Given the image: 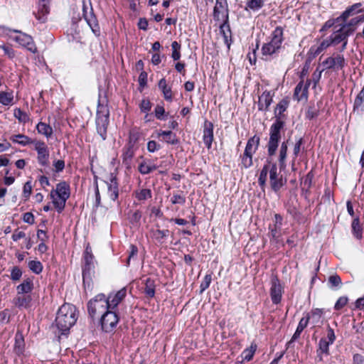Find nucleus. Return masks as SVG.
Instances as JSON below:
<instances>
[{"instance_id":"nucleus-1","label":"nucleus","mask_w":364,"mask_h":364,"mask_svg":"<svg viewBox=\"0 0 364 364\" xmlns=\"http://www.w3.org/2000/svg\"><path fill=\"white\" fill-rule=\"evenodd\" d=\"M77 321L76 309L70 304L62 305L57 313L55 323L62 333L69 331Z\"/></svg>"},{"instance_id":"nucleus-2","label":"nucleus","mask_w":364,"mask_h":364,"mask_svg":"<svg viewBox=\"0 0 364 364\" xmlns=\"http://www.w3.org/2000/svg\"><path fill=\"white\" fill-rule=\"evenodd\" d=\"M351 18H344V21H341L339 22H334V25L332 26V28L336 29L337 32L342 36L343 38L344 43L342 45L341 50L343 51L346 49L347 43H348V37L351 35L357 26L364 21V14H360L355 17H350Z\"/></svg>"},{"instance_id":"nucleus-3","label":"nucleus","mask_w":364,"mask_h":364,"mask_svg":"<svg viewBox=\"0 0 364 364\" xmlns=\"http://www.w3.org/2000/svg\"><path fill=\"white\" fill-rule=\"evenodd\" d=\"M284 30L281 26H277L271 34L269 42L264 43L262 47V53L265 60L274 54H277L282 49V45L284 41Z\"/></svg>"},{"instance_id":"nucleus-4","label":"nucleus","mask_w":364,"mask_h":364,"mask_svg":"<svg viewBox=\"0 0 364 364\" xmlns=\"http://www.w3.org/2000/svg\"><path fill=\"white\" fill-rule=\"evenodd\" d=\"M363 4L361 3H356L352 6L348 7L337 18H330L325 22L322 28L320 29V32L327 31L334 25V22H339L344 21V18H350V17H355L358 16L360 13L363 12Z\"/></svg>"},{"instance_id":"nucleus-5","label":"nucleus","mask_w":364,"mask_h":364,"mask_svg":"<svg viewBox=\"0 0 364 364\" xmlns=\"http://www.w3.org/2000/svg\"><path fill=\"white\" fill-rule=\"evenodd\" d=\"M109 309L106 296L104 294H98L87 303L89 315L94 318L96 315L103 314Z\"/></svg>"},{"instance_id":"nucleus-6","label":"nucleus","mask_w":364,"mask_h":364,"mask_svg":"<svg viewBox=\"0 0 364 364\" xmlns=\"http://www.w3.org/2000/svg\"><path fill=\"white\" fill-rule=\"evenodd\" d=\"M4 31H13L14 33H18L15 38H14V41L18 43L20 46L26 48L28 50L31 51L33 53H36L37 52V48L33 42L32 37L22 31L16 29H11L9 28H4Z\"/></svg>"},{"instance_id":"nucleus-7","label":"nucleus","mask_w":364,"mask_h":364,"mask_svg":"<svg viewBox=\"0 0 364 364\" xmlns=\"http://www.w3.org/2000/svg\"><path fill=\"white\" fill-rule=\"evenodd\" d=\"M338 33L336 29L333 28V33L328 38L323 40L318 46L311 47V50L314 51L315 55H318L330 46H336L341 43L343 45L344 43L343 38Z\"/></svg>"},{"instance_id":"nucleus-8","label":"nucleus","mask_w":364,"mask_h":364,"mask_svg":"<svg viewBox=\"0 0 364 364\" xmlns=\"http://www.w3.org/2000/svg\"><path fill=\"white\" fill-rule=\"evenodd\" d=\"M119 322L118 315L113 309L106 311L100 318L102 329L105 332H111Z\"/></svg>"},{"instance_id":"nucleus-9","label":"nucleus","mask_w":364,"mask_h":364,"mask_svg":"<svg viewBox=\"0 0 364 364\" xmlns=\"http://www.w3.org/2000/svg\"><path fill=\"white\" fill-rule=\"evenodd\" d=\"M213 18L216 21H229L227 0H216L213 9Z\"/></svg>"},{"instance_id":"nucleus-10","label":"nucleus","mask_w":364,"mask_h":364,"mask_svg":"<svg viewBox=\"0 0 364 364\" xmlns=\"http://www.w3.org/2000/svg\"><path fill=\"white\" fill-rule=\"evenodd\" d=\"M38 153V161L42 166H46L48 163L49 151L44 141L35 140L33 144Z\"/></svg>"},{"instance_id":"nucleus-11","label":"nucleus","mask_w":364,"mask_h":364,"mask_svg":"<svg viewBox=\"0 0 364 364\" xmlns=\"http://www.w3.org/2000/svg\"><path fill=\"white\" fill-rule=\"evenodd\" d=\"M270 186L274 192L277 193L286 183L282 176L277 172V166L275 163L272 164L269 176Z\"/></svg>"},{"instance_id":"nucleus-12","label":"nucleus","mask_w":364,"mask_h":364,"mask_svg":"<svg viewBox=\"0 0 364 364\" xmlns=\"http://www.w3.org/2000/svg\"><path fill=\"white\" fill-rule=\"evenodd\" d=\"M109 124V112L102 114V112H97L96 117L97 132L101 138L105 140L107 136V129Z\"/></svg>"},{"instance_id":"nucleus-13","label":"nucleus","mask_w":364,"mask_h":364,"mask_svg":"<svg viewBox=\"0 0 364 364\" xmlns=\"http://www.w3.org/2000/svg\"><path fill=\"white\" fill-rule=\"evenodd\" d=\"M345 64L343 56L338 54L327 58L322 63L325 69H333L335 70H341L345 66Z\"/></svg>"},{"instance_id":"nucleus-14","label":"nucleus","mask_w":364,"mask_h":364,"mask_svg":"<svg viewBox=\"0 0 364 364\" xmlns=\"http://www.w3.org/2000/svg\"><path fill=\"white\" fill-rule=\"evenodd\" d=\"M83 11V17L89 26L91 28L92 32L95 35H99L100 33V28L97 23V20L96 16H95L93 13L92 8H90V11H87V8L85 6V5H83L82 8Z\"/></svg>"},{"instance_id":"nucleus-15","label":"nucleus","mask_w":364,"mask_h":364,"mask_svg":"<svg viewBox=\"0 0 364 364\" xmlns=\"http://www.w3.org/2000/svg\"><path fill=\"white\" fill-rule=\"evenodd\" d=\"M127 290L122 288L117 292H111L106 296L110 309H114L118 304L125 298Z\"/></svg>"},{"instance_id":"nucleus-16","label":"nucleus","mask_w":364,"mask_h":364,"mask_svg":"<svg viewBox=\"0 0 364 364\" xmlns=\"http://www.w3.org/2000/svg\"><path fill=\"white\" fill-rule=\"evenodd\" d=\"M270 296L274 304H277L281 301L282 295V287L279 280L277 277L272 279L271 281Z\"/></svg>"},{"instance_id":"nucleus-17","label":"nucleus","mask_w":364,"mask_h":364,"mask_svg":"<svg viewBox=\"0 0 364 364\" xmlns=\"http://www.w3.org/2000/svg\"><path fill=\"white\" fill-rule=\"evenodd\" d=\"M274 93L271 91H264L259 97L258 109L260 111H267L269 107L272 102Z\"/></svg>"},{"instance_id":"nucleus-18","label":"nucleus","mask_w":364,"mask_h":364,"mask_svg":"<svg viewBox=\"0 0 364 364\" xmlns=\"http://www.w3.org/2000/svg\"><path fill=\"white\" fill-rule=\"evenodd\" d=\"M49 2L50 0H39L38 10L36 17L41 23L45 22L47 19L50 11Z\"/></svg>"},{"instance_id":"nucleus-19","label":"nucleus","mask_w":364,"mask_h":364,"mask_svg":"<svg viewBox=\"0 0 364 364\" xmlns=\"http://www.w3.org/2000/svg\"><path fill=\"white\" fill-rule=\"evenodd\" d=\"M284 122L283 120H275V122L270 127L269 139L279 142L281 139L280 132L284 128Z\"/></svg>"},{"instance_id":"nucleus-20","label":"nucleus","mask_w":364,"mask_h":364,"mask_svg":"<svg viewBox=\"0 0 364 364\" xmlns=\"http://www.w3.org/2000/svg\"><path fill=\"white\" fill-rule=\"evenodd\" d=\"M203 142L208 149H210L213 141V125L210 122L204 123L203 129Z\"/></svg>"},{"instance_id":"nucleus-21","label":"nucleus","mask_w":364,"mask_h":364,"mask_svg":"<svg viewBox=\"0 0 364 364\" xmlns=\"http://www.w3.org/2000/svg\"><path fill=\"white\" fill-rule=\"evenodd\" d=\"M310 85V81H308L304 85L303 81H300L296 86L294 92V98L297 101L307 98L308 87Z\"/></svg>"},{"instance_id":"nucleus-22","label":"nucleus","mask_w":364,"mask_h":364,"mask_svg":"<svg viewBox=\"0 0 364 364\" xmlns=\"http://www.w3.org/2000/svg\"><path fill=\"white\" fill-rule=\"evenodd\" d=\"M108 196L113 201H115L119 196L117 179L113 173H112L109 177V183H108Z\"/></svg>"},{"instance_id":"nucleus-23","label":"nucleus","mask_w":364,"mask_h":364,"mask_svg":"<svg viewBox=\"0 0 364 364\" xmlns=\"http://www.w3.org/2000/svg\"><path fill=\"white\" fill-rule=\"evenodd\" d=\"M54 191V194L58 196V198H63L68 200L70 197V186L65 182L63 181L57 184L56 189L53 190Z\"/></svg>"},{"instance_id":"nucleus-24","label":"nucleus","mask_w":364,"mask_h":364,"mask_svg":"<svg viewBox=\"0 0 364 364\" xmlns=\"http://www.w3.org/2000/svg\"><path fill=\"white\" fill-rule=\"evenodd\" d=\"M134 156V150L132 145H128L124 147L122 154V163L127 168L131 167L132 160Z\"/></svg>"},{"instance_id":"nucleus-25","label":"nucleus","mask_w":364,"mask_h":364,"mask_svg":"<svg viewBox=\"0 0 364 364\" xmlns=\"http://www.w3.org/2000/svg\"><path fill=\"white\" fill-rule=\"evenodd\" d=\"M289 105V100L288 97L283 98L279 102L274 109L275 120H282V118L284 117L283 113L287 110Z\"/></svg>"},{"instance_id":"nucleus-26","label":"nucleus","mask_w":364,"mask_h":364,"mask_svg":"<svg viewBox=\"0 0 364 364\" xmlns=\"http://www.w3.org/2000/svg\"><path fill=\"white\" fill-rule=\"evenodd\" d=\"M272 164L273 163H272L270 161H267V164L263 166V167L260 171L259 178H258V183H259V185L261 187V188L263 190L266 186L267 174H268V173H270V170H271Z\"/></svg>"},{"instance_id":"nucleus-27","label":"nucleus","mask_w":364,"mask_h":364,"mask_svg":"<svg viewBox=\"0 0 364 364\" xmlns=\"http://www.w3.org/2000/svg\"><path fill=\"white\" fill-rule=\"evenodd\" d=\"M259 145V137L255 135L247 142L244 153L253 156Z\"/></svg>"},{"instance_id":"nucleus-28","label":"nucleus","mask_w":364,"mask_h":364,"mask_svg":"<svg viewBox=\"0 0 364 364\" xmlns=\"http://www.w3.org/2000/svg\"><path fill=\"white\" fill-rule=\"evenodd\" d=\"M220 32L223 36L225 43L230 48L231 44V31L228 21H223V23L220 26Z\"/></svg>"},{"instance_id":"nucleus-29","label":"nucleus","mask_w":364,"mask_h":364,"mask_svg":"<svg viewBox=\"0 0 364 364\" xmlns=\"http://www.w3.org/2000/svg\"><path fill=\"white\" fill-rule=\"evenodd\" d=\"M25 348L24 338L21 333L17 332L15 335V343L14 346V353L21 355L23 354Z\"/></svg>"},{"instance_id":"nucleus-30","label":"nucleus","mask_w":364,"mask_h":364,"mask_svg":"<svg viewBox=\"0 0 364 364\" xmlns=\"http://www.w3.org/2000/svg\"><path fill=\"white\" fill-rule=\"evenodd\" d=\"M364 87L360 91L359 94L356 97L353 106V114L357 113L358 114L362 115L364 111Z\"/></svg>"},{"instance_id":"nucleus-31","label":"nucleus","mask_w":364,"mask_h":364,"mask_svg":"<svg viewBox=\"0 0 364 364\" xmlns=\"http://www.w3.org/2000/svg\"><path fill=\"white\" fill-rule=\"evenodd\" d=\"M309 319L310 316L308 314L305 317L301 318L299 325L296 328V330L289 343L294 342V341L299 338L303 330L307 326Z\"/></svg>"},{"instance_id":"nucleus-32","label":"nucleus","mask_w":364,"mask_h":364,"mask_svg":"<svg viewBox=\"0 0 364 364\" xmlns=\"http://www.w3.org/2000/svg\"><path fill=\"white\" fill-rule=\"evenodd\" d=\"M158 136H162L164 141H165L167 144L172 145L178 144L179 142L176 135L171 131H160L158 133Z\"/></svg>"},{"instance_id":"nucleus-33","label":"nucleus","mask_w":364,"mask_h":364,"mask_svg":"<svg viewBox=\"0 0 364 364\" xmlns=\"http://www.w3.org/2000/svg\"><path fill=\"white\" fill-rule=\"evenodd\" d=\"M287 143L284 141L282 143L280 149H279V165L281 171L284 170L286 168V158H287Z\"/></svg>"},{"instance_id":"nucleus-34","label":"nucleus","mask_w":364,"mask_h":364,"mask_svg":"<svg viewBox=\"0 0 364 364\" xmlns=\"http://www.w3.org/2000/svg\"><path fill=\"white\" fill-rule=\"evenodd\" d=\"M159 88L161 90L164 97L166 101H172V91L170 87L167 86L166 81L162 78L159 82Z\"/></svg>"},{"instance_id":"nucleus-35","label":"nucleus","mask_w":364,"mask_h":364,"mask_svg":"<svg viewBox=\"0 0 364 364\" xmlns=\"http://www.w3.org/2000/svg\"><path fill=\"white\" fill-rule=\"evenodd\" d=\"M85 264L82 267V277L83 279L87 275L90 274V272L94 268L93 256L85 255L84 256Z\"/></svg>"},{"instance_id":"nucleus-36","label":"nucleus","mask_w":364,"mask_h":364,"mask_svg":"<svg viewBox=\"0 0 364 364\" xmlns=\"http://www.w3.org/2000/svg\"><path fill=\"white\" fill-rule=\"evenodd\" d=\"M33 284L32 279L28 278L25 279L21 284L17 286L18 294H27L32 291Z\"/></svg>"},{"instance_id":"nucleus-37","label":"nucleus","mask_w":364,"mask_h":364,"mask_svg":"<svg viewBox=\"0 0 364 364\" xmlns=\"http://www.w3.org/2000/svg\"><path fill=\"white\" fill-rule=\"evenodd\" d=\"M10 139L14 142L22 146H26L28 144H33L35 140H32L28 136L24 134H16L10 137Z\"/></svg>"},{"instance_id":"nucleus-38","label":"nucleus","mask_w":364,"mask_h":364,"mask_svg":"<svg viewBox=\"0 0 364 364\" xmlns=\"http://www.w3.org/2000/svg\"><path fill=\"white\" fill-rule=\"evenodd\" d=\"M50 197L53 200V203L55 208H56L57 211L58 213H61L65 208L67 200L58 198V196H55V194H54V191L50 192Z\"/></svg>"},{"instance_id":"nucleus-39","label":"nucleus","mask_w":364,"mask_h":364,"mask_svg":"<svg viewBox=\"0 0 364 364\" xmlns=\"http://www.w3.org/2000/svg\"><path fill=\"white\" fill-rule=\"evenodd\" d=\"M331 343L328 342L326 338H321L318 342V349L317 350L318 356L319 357V360H322V357L320 355V353H325L326 355H329V346Z\"/></svg>"},{"instance_id":"nucleus-40","label":"nucleus","mask_w":364,"mask_h":364,"mask_svg":"<svg viewBox=\"0 0 364 364\" xmlns=\"http://www.w3.org/2000/svg\"><path fill=\"white\" fill-rule=\"evenodd\" d=\"M328 286L331 289H338L342 286V281L338 274H333L328 277Z\"/></svg>"},{"instance_id":"nucleus-41","label":"nucleus","mask_w":364,"mask_h":364,"mask_svg":"<svg viewBox=\"0 0 364 364\" xmlns=\"http://www.w3.org/2000/svg\"><path fill=\"white\" fill-rule=\"evenodd\" d=\"M36 129L39 134L45 135L47 138L50 137L53 134L52 127L46 123L39 122L36 126Z\"/></svg>"},{"instance_id":"nucleus-42","label":"nucleus","mask_w":364,"mask_h":364,"mask_svg":"<svg viewBox=\"0 0 364 364\" xmlns=\"http://www.w3.org/2000/svg\"><path fill=\"white\" fill-rule=\"evenodd\" d=\"M169 235L168 230H159L152 231L153 237L159 242L163 243Z\"/></svg>"},{"instance_id":"nucleus-43","label":"nucleus","mask_w":364,"mask_h":364,"mask_svg":"<svg viewBox=\"0 0 364 364\" xmlns=\"http://www.w3.org/2000/svg\"><path fill=\"white\" fill-rule=\"evenodd\" d=\"M257 346L251 345V346L248 348L245 349L242 353L240 357L242 358L241 362L243 361H250L252 359L253 355L256 351Z\"/></svg>"},{"instance_id":"nucleus-44","label":"nucleus","mask_w":364,"mask_h":364,"mask_svg":"<svg viewBox=\"0 0 364 364\" xmlns=\"http://www.w3.org/2000/svg\"><path fill=\"white\" fill-rule=\"evenodd\" d=\"M14 95L12 92H0V103L7 106L12 104Z\"/></svg>"},{"instance_id":"nucleus-45","label":"nucleus","mask_w":364,"mask_h":364,"mask_svg":"<svg viewBox=\"0 0 364 364\" xmlns=\"http://www.w3.org/2000/svg\"><path fill=\"white\" fill-rule=\"evenodd\" d=\"M144 292L150 298L154 297L155 295L154 282L150 278L146 279Z\"/></svg>"},{"instance_id":"nucleus-46","label":"nucleus","mask_w":364,"mask_h":364,"mask_svg":"<svg viewBox=\"0 0 364 364\" xmlns=\"http://www.w3.org/2000/svg\"><path fill=\"white\" fill-rule=\"evenodd\" d=\"M157 168V166L156 165H149L146 162H141L139 165V171L143 174H149V173L152 172L153 171L156 170Z\"/></svg>"},{"instance_id":"nucleus-47","label":"nucleus","mask_w":364,"mask_h":364,"mask_svg":"<svg viewBox=\"0 0 364 364\" xmlns=\"http://www.w3.org/2000/svg\"><path fill=\"white\" fill-rule=\"evenodd\" d=\"M31 301L30 296H19L16 298L15 304L18 307H27Z\"/></svg>"},{"instance_id":"nucleus-48","label":"nucleus","mask_w":364,"mask_h":364,"mask_svg":"<svg viewBox=\"0 0 364 364\" xmlns=\"http://www.w3.org/2000/svg\"><path fill=\"white\" fill-rule=\"evenodd\" d=\"M247 7L252 11H258L264 6L263 0H248Z\"/></svg>"},{"instance_id":"nucleus-49","label":"nucleus","mask_w":364,"mask_h":364,"mask_svg":"<svg viewBox=\"0 0 364 364\" xmlns=\"http://www.w3.org/2000/svg\"><path fill=\"white\" fill-rule=\"evenodd\" d=\"M151 196L152 194L150 189L145 188L136 192V198L139 200H145L146 199L151 198Z\"/></svg>"},{"instance_id":"nucleus-50","label":"nucleus","mask_w":364,"mask_h":364,"mask_svg":"<svg viewBox=\"0 0 364 364\" xmlns=\"http://www.w3.org/2000/svg\"><path fill=\"white\" fill-rule=\"evenodd\" d=\"M29 269L34 273L38 274L43 270V265L41 262L36 260H31L28 262Z\"/></svg>"},{"instance_id":"nucleus-51","label":"nucleus","mask_w":364,"mask_h":364,"mask_svg":"<svg viewBox=\"0 0 364 364\" xmlns=\"http://www.w3.org/2000/svg\"><path fill=\"white\" fill-rule=\"evenodd\" d=\"M0 50L3 52V55H6L10 59H13L15 55V50L10 46H6L5 44L0 45Z\"/></svg>"},{"instance_id":"nucleus-52","label":"nucleus","mask_w":364,"mask_h":364,"mask_svg":"<svg viewBox=\"0 0 364 364\" xmlns=\"http://www.w3.org/2000/svg\"><path fill=\"white\" fill-rule=\"evenodd\" d=\"M14 115L20 122L26 123L29 119L28 115L20 108L14 109Z\"/></svg>"},{"instance_id":"nucleus-53","label":"nucleus","mask_w":364,"mask_h":364,"mask_svg":"<svg viewBox=\"0 0 364 364\" xmlns=\"http://www.w3.org/2000/svg\"><path fill=\"white\" fill-rule=\"evenodd\" d=\"M352 229H353V232L354 234V235L358 238V239H361L362 237V231H361V229L359 227V219L358 218H355L353 219V222H352Z\"/></svg>"},{"instance_id":"nucleus-54","label":"nucleus","mask_w":364,"mask_h":364,"mask_svg":"<svg viewBox=\"0 0 364 364\" xmlns=\"http://www.w3.org/2000/svg\"><path fill=\"white\" fill-rule=\"evenodd\" d=\"M242 166L245 168H248L252 166V156L244 153L241 156Z\"/></svg>"},{"instance_id":"nucleus-55","label":"nucleus","mask_w":364,"mask_h":364,"mask_svg":"<svg viewBox=\"0 0 364 364\" xmlns=\"http://www.w3.org/2000/svg\"><path fill=\"white\" fill-rule=\"evenodd\" d=\"M279 146V141L269 139L268 144H267V151L269 156H273L275 154L276 151Z\"/></svg>"},{"instance_id":"nucleus-56","label":"nucleus","mask_w":364,"mask_h":364,"mask_svg":"<svg viewBox=\"0 0 364 364\" xmlns=\"http://www.w3.org/2000/svg\"><path fill=\"white\" fill-rule=\"evenodd\" d=\"M22 276V272L18 267H14L11 271V279L13 281H18Z\"/></svg>"},{"instance_id":"nucleus-57","label":"nucleus","mask_w":364,"mask_h":364,"mask_svg":"<svg viewBox=\"0 0 364 364\" xmlns=\"http://www.w3.org/2000/svg\"><path fill=\"white\" fill-rule=\"evenodd\" d=\"M323 314V311L319 309H316L314 311H311V315L310 316V318L313 320V322L314 323H318L321 318V316Z\"/></svg>"},{"instance_id":"nucleus-58","label":"nucleus","mask_w":364,"mask_h":364,"mask_svg":"<svg viewBox=\"0 0 364 364\" xmlns=\"http://www.w3.org/2000/svg\"><path fill=\"white\" fill-rule=\"evenodd\" d=\"M172 204H184L186 202V197L178 193H173L171 198Z\"/></svg>"},{"instance_id":"nucleus-59","label":"nucleus","mask_w":364,"mask_h":364,"mask_svg":"<svg viewBox=\"0 0 364 364\" xmlns=\"http://www.w3.org/2000/svg\"><path fill=\"white\" fill-rule=\"evenodd\" d=\"M348 301V299L347 296H341L336 302L334 309L336 310H341L347 304Z\"/></svg>"},{"instance_id":"nucleus-60","label":"nucleus","mask_w":364,"mask_h":364,"mask_svg":"<svg viewBox=\"0 0 364 364\" xmlns=\"http://www.w3.org/2000/svg\"><path fill=\"white\" fill-rule=\"evenodd\" d=\"M211 280H212V278L210 274H207L205 276L203 282H201V284L200 285L201 293L203 292L205 289H207L209 287Z\"/></svg>"},{"instance_id":"nucleus-61","label":"nucleus","mask_w":364,"mask_h":364,"mask_svg":"<svg viewBox=\"0 0 364 364\" xmlns=\"http://www.w3.org/2000/svg\"><path fill=\"white\" fill-rule=\"evenodd\" d=\"M155 116L158 119L162 120L164 119V115H165V109L164 107L162 105H157L155 110Z\"/></svg>"},{"instance_id":"nucleus-62","label":"nucleus","mask_w":364,"mask_h":364,"mask_svg":"<svg viewBox=\"0 0 364 364\" xmlns=\"http://www.w3.org/2000/svg\"><path fill=\"white\" fill-rule=\"evenodd\" d=\"M151 108V103L147 99H143L140 103V109L143 112H147L150 111Z\"/></svg>"},{"instance_id":"nucleus-63","label":"nucleus","mask_w":364,"mask_h":364,"mask_svg":"<svg viewBox=\"0 0 364 364\" xmlns=\"http://www.w3.org/2000/svg\"><path fill=\"white\" fill-rule=\"evenodd\" d=\"M161 149L160 144L156 143L155 141H149L147 143V149L149 152H154Z\"/></svg>"},{"instance_id":"nucleus-64","label":"nucleus","mask_w":364,"mask_h":364,"mask_svg":"<svg viewBox=\"0 0 364 364\" xmlns=\"http://www.w3.org/2000/svg\"><path fill=\"white\" fill-rule=\"evenodd\" d=\"M32 191V186L30 181H27L23 186V195L25 198H28L31 194Z\"/></svg>"}]
</instances>
